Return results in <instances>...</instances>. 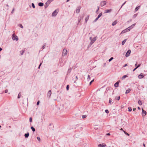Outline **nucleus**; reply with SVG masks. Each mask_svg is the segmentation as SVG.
I'll list each match as a JSON object with an SVG mask.
<instances>
[{"label":"nucleus","instance_id":"obj_56","mask_svg":"<svg viewBox=\"0 0 147 147\" xmlns=\"http://www.w3.org/2000/svg\"><path fill=\"white\" fill-rule=\"evenodd\" d=\"M53 0H48V1L50 3L51 2L53 1Z\"/></svg>","mask_w":147,"mask_h":147},{"label":"nucleus","instance_id":"obj_5","mask_svg":"<svg viewBox=\"0 0 147 147\" xmlns=\"http://www.w3.org/2000/svg\"><path fill=\"white\" fill-rule=\"evenodd\" d=\"M131 50L130 49L128 50L126 52V54L125 55V56L127 57L129 56L131 53Z\"/></svg>","mask_w":147,"mask_h":147},{"label":"nucleus","instance_id":"obj_28","mask_svg":"<svg viewBox=\"0 0 147 147\" xmlns=\"http://www.w3.org/2000/svg\"><path fill=\"white\" fill-rule=\"evenodd\" d=\"M127 39H124L122 42L121 44L122 45H123L125 43V42L126 41Z\"/></svg>","mask_w":147,"mask_h":147},{"label":"nucleus","instance_id":"obj_4","mask_svg":"<svg viewBox=\"0 0 147 147\" xmlns=\"http://www.w3.org/2000/svg\"><path fill=\"white\" fill-rule=\"evenodd\" d=\"M96 38H97V36L95 37L92 39L90 43V46L91 45L96 41Z\"/></svg>","mask_w":147,"mask_h":147},{"label":"nucleus","instance_id":"obj_40","mask_svg":"<svg viewBox=\"0 0 147 147\" xmlns=\"http://www.w3.org/2000/svg\"><path fill=\"white\" fill-rule=\"evenodd\" d=\"M32 6L33 8H35V6L34 4L33 3H32Z\"/></svg>","mask_w":147,"mask_h":147},{"label":"nucleus","instance_id":"obj_46","mask_svg":"<svg viewBox=\"0 0 147 147\" xmlns=\"http://www.w3.org/2000/svg\"><path fill=\"white\" fill-rule=\"evenodd\" d=\"M19 26L20 27V28H23V26L22 25V24H19Z\"/></svg>","mask_w":147,"mask_h":147},{"label":"nucleus","instance_id":"obj_51","mask_svg":"<svg viewBox=\"0 0 147 147\" xmlns=\"http://www.w3.org/2000/svg\"><path fill=\"white\" fill-rule=\"evenodd\" d=\"M109 90V88L107 87L106 89V91H108Z\"/></svg>","mask_w":147,"mask_h":147},{"label":"nucleus","instance_id":"obj_45","mask_svg":"<svg viewBox=\"0 0 147 147\" xmlns=\"http://www.w3.org/2000/svg\"><path fill=\"white\" fill-rule=\"evenodd\" d=\"M86 117V115H82V118L83 119H84V118H85Z\"/></svg>","mask_w":147,"mask_h":147},{"label":"nucleus","instance_id":"obj_2","mask_svg":"<svg viewBox=\"0 0 147 147\" xmlns=\"http://www.w3.org/2000/svg\"><path fill=\"white\" fill-rule=\"evenodd\" d=\"M12 38L13 40H16V41L18 40V37L16 35L13 34L12 36Z\"/></svg>","mask_w":147,"mask_h":147},{"label":"nucleus","instance_id":"obj_17","mask_svg":"<svg viewBox=\"0 0 147 147\" xmlns=\"http://www.w3.org/2000/svg\"><path fill=\"white\" fill-rule=\"evenodd\" d=\"M38 5L40 7H42L44 5V3L42 2H39L38 3Z\"/></svg>","mask_w":147,"mask_h":147},{"label":"nucleus","instance_id":"obj_11","mask_svg":"<svg viewBox=\"0 0 147 147\" xmlns=\"http://www.w3.org/2000/svg\"><path fill=\"white\" fill-rule=\"evenodd\" d=\"M112 11V9H106L105 11V12H104V13H110Z\"/></svg>","mask_w":147,"mask_h":147},{"label":"nucleus","instance_id":"obj_59","mask_svg":"<svg viewBox=\"0 0 147 147\" xmlns=\"http://www.w3.org/2000/svg\"><path fill=\"white\" fill-rule=\"evenodd\" d=\"M5 93H7L8 92V90L7 89L5 90Z\"/></svg>","mask_w":147,"mask_h":147},{"label":"nucleus","instance_id":"obj_53","mask_svg":"<svg viewBox=\"0 0 147 147\" xmlns=\"http://www.w3.org/2000/svg\"><path fill=\"white\" fill-rule=\"evenodd\" d=\"M140 65L141 64H139L137 66H136V67L138 68L140 66Z\"/></svg>","mask_w":147,"mask_h":147},{"label":"nucleus","instance_id":"obj_19","mask_svg":"<svg viewBox=\"0 0 147 147\" xmlns=\"http://www.w3.org/2000/svg\"><path fill=\"white\" fill-rule=\"evenodd\" d=\"M142 114H144V116H145L147 113H146V111L144 110L143 109H142Z\"/></svg>","mask_w":147,"mask_h":147},{"label":"nucleus","instance_id":"obj_42","mask_svg":"<svg viewBox=\"0 0 147 147\" xmlns=\"http://www.w3.org/2000/svg\"><path fill=\"white\" fill-rule=\"evenodd\" d=\"M112 102V99L111 98H109V103L110 104H111Z\"/></svg>","mask_w":147,"mask_h":147},{"label":"nucleus","instance_id":"obj_41","mask_svg":"<svg viewBox=\"0 0 147 147\" xmlns=\"http://www.w3.org/2000/svg\"><path fill=\"white\" fill-rule=\"evenodd\" d=\"M94 79H93L89 83V85H91V84H92V83L93 82H94Z\"/></svg>","mask_w":147,"mask_h":147},{"label":"nucleus","instance_id":"obj_44","mask_svg":"<svg viewBox=\"0 0 147 147\" xmlns=\"http://www.w3.org/2000/svg\"><path fill=\"white\" fill-rule=\"evenodd\" d=\"M105 112L107 113H109V111L108 109H106L105 111Z\"/></svg>","mask_w":147,"mask_h":147},{"label":"nucleus","instance_id":"obj_37","mask_svg":"<svg viewBox=\"0 0 147 147\" xmlns=\"http://www.w3.org/2000/svg\"><path fill=\"white\" fill-rule=\"evenodd\" d=\"M113 57H111V58L109 59L108 60L109 62H110L113 59Z\"/></svg>","mask_w":147,"mask_h":147},{"label":"nucleus","instance_id":"obj_20","mask_svg":"<svg viewBox=\"0 0 147 147\" xmlns=\"http://www.w3.org/2000/svg\"><path fill=\"white\" fill-rule=\"evenodd\" d=\"M72 69V68H70L69 69L68 71L67 72V74L68 75L69 74H70Z\"/></svg>","mask_w":147,"mask_h":147},{"label":"nucleus","instance_id":"obj_31","mask_svg":"<svg viewBox=\"0 0 147 147\" xmlns=\"http://www.w3.org/2000/svg\"><path fill=\"white\" fill-rule=\"evenodd\" d=\"M21 92H20L18 94V98H20L21 96Z\"/></svg>","mask_w":147,"mask_h":147},{"label":"nucleus","instance_id":"obj_35","mask_svg":"<svg viewBox=\"0 0 147 147\" xmlns=\"http://www.w3.org/2000/svg\"><path fill=\"white\" fill-rule=\"evenodd\" d=\"M24 50H22L20 51V55H22L24 53Z\"/></svg>","mask_w":147,"mask_h":147},{"label":"nucleus","instance_id":"obj_15","mask_svg":"<svg viewBox=\"0 0 147 147\" xmlns=\"http://www.w3.org/2000/svg\"><path fill=\"white\" fill-rule=\"evenodd\" d=\"M5 74V72L3 71H1L0 72V77L2 76Z\"/></svg>","mask_w":147,"mask_h":147},{"label":"nucleus","instance_id":"obj_34","mask_svg":"<svg viewBox=\"0 0 147 147\" xmlns=\"http://www.w3.org/2000/svg\"><path fill=\"white\" fill-rule=\"evenodd\" d=\"M132 108L131 107H128V111L129 112H131L132 111Z\"/></svg>","mask_w":147,"mask_h":147},{"label":"nucleus","instance_id":"obj_24","mask_svg":"<svg viewBox=\"0 0 147 147\" xmlns=\"http://www.w3.org/2000/svg\"><path fill=\"white\" fill-rule=\"evenodd\" d=\"M127 32V30H126V29H125V30H123L121 32V34H123L125 33L126 32Z\"/></svg>","mask_w":147,"mask_h":147},{"label":"nucleus","instance_id":"obj_58","mask_svg":"<svg viewBox=\"0 0 147 147\" xmlns=\"http://www.w3.org/2000/svg\"><path fill=\"white\" fill-rule=\"evenodd\" d=\"M127 65V64H125L123 66V67H126Z\"/></svg>","mask_w":147,"mask_h":147},{"label":"nucleus","instance_id":"obj_39","mask_svg":"<svg viewBox=\"0 0 147 147\" xmlns=\"http://www.w3.org/2000/svg\"><path fill=\"white\" fill-rule=\"evenodd\" d=\"M69 85H67L66 88V90H69Z\"/></svg>","mask_w":147,"mask_h":147},{"label":"nucleus","instance_id":"obj_36","mask_svg":"<svg viewBox=\"0 0 147 147\" xmlns=\"http://www.w3.org/2000/svg\"><path fill=\"white\" fill-rule=\"evenodd\" d=\"M90 79V77L89 75H88V78H87V80L89 81Z\"/></svg>","mask_w":147,"mask_h":147},{"label":"nucleus","instance_id":"obj_1","mask_svg":"<svg viewBox=\"0 0 147 147\" xmlns=\"http://www.w3.org/2000/svg\"><path fill=\"white\" fill-rule=\"evenodd\" d=\"M59 10L57 9H55L52 13V16H55L57 14Z\"/></svg>","mask_w":147,"mask_h":147},{"label":"nucleus","instance_id":"obj_55","mask_svg":"<svg viewBox=\"0 0 147 147\" xmlns=\"http://www.w3.org/2000/svg\"><path fill=\"white\" fill-rule=\"evenodd\" d=\"M14 8H13V9H12V11L11 12V13H13V11H14Z\"/></svg>","mask_w":147,"mask_h":147},{"label":"nucleus","instance_id":"obj_7","mask_svg":"<svg viewBox=\"0 0 147 147\" xmlns=\"http://www.w3.org/2000/svg\"><path fill=\"white\" fill-rule=\"evenodd\" d=\"M81 8V6H79L78 7H77L76 10V12L77 13H78L80 12V10Z\"/></svg>","mask_w":147,"mask_h":147},{"label":"nucleus","instance_id":"obj_29","mask_svg":"<svg viewBox=\"0 0 147 147\" xmlns=\"http://www.w3.org/2000/svg\"><path fill=\"white\" fill-rule=\"evenodd\" d=\"M127 77V75H124L122 78V80H123V79L125 78H126Z\"/></svg>","mask_w":147,"mask_h":147},{"label":"nucleus","instance_id":"obj_16","mask_svg":"<svg viewBox=\"0 0 147 147\" xmlns=\"http://www.w3.org/2000/svg\"><path fill=\"white\" fill-rule=\"evenodd\" d=\"M29 135V132H27V133L25 134H24V136L26 138H28Z\"/></svg>","mask_w":147,"mask_h":147},{"label":"nucleus","instance_id":"obj_26","mask_svg":"<svg viewBox=\"0 0 147 147\" xmlns=\"http://www.w3.org/2000/svg\"><path fill=\"white\" fill-rule=\"evenodd\" d=\"M120 96H116L115 97V99L116 100H119L120 99Z\"/></svg>","mask_w":147,"mask_h":147},{"label":"nucleus","instance_id":"obj_13","mask_svg":"<svg viewBox=\"0 0 147 147\" xmlns=\"http://www.w3.org/2000/svg\"><path fill=\"white\" fill-rule=\"evenodd\" d=\"M67 50L64 49L63 51V55H64V56L65 55L67 54Z\"/></svg>","mask_w":147,"mask_h":147},{"label":"nucleus","instance_id":"obj_49","mask_svg":"<svg viewBox=\"0 0 147 147\" xmlns=\"http://www.w3.org/2000/svg\"><path fill=\"white\" fill-rule=\"evenodd\" d=\"M37 140L39 141H40V138L39 137H37Z\"/></svg>","mask_w":147,"mask_h":147},{"label":"nucleus","instance_id":"obj_25","mask_svg":"<svg viewBox=\"0 0 147 147\" xmlns=\"http://www.w3.org/2000/svg\"><path fill=\"white\" fill-rule=\"evenodd\" d=\"M136 24H134L132 25L131 26H129V28H130L131 29L133 28L135 26Z\"/></svg>","mask_w":147,"mask_h":147},{"label":"nucleus","instance_id":"obj_10","mask_svg":"<svg viewBox=\"0 0 147 147\" xmlns=\"http://www.w3.org/2000/svg\"><path fill=\"white\" fill-rule=\"evenodd\" d=\"M99 147H105L106 146V145L105 143L100 144L98 145Z\"/></svg>","mask_w":147,"mask_h":147},{"label":"nucleus","instance_id":"obj_50","mask_svg":"<svg viewBox=\"0 0 147 147\" xmlns=\"http://www.w3.org/2000/svg\"><path fill=\"white\" fill-rule=\"evenodd\" d=\"M42 63H40V64H39V66H38V69H40V66H41V65H42Z\"/></svg>","mask_w":147,"mask_h":147},{"label":"nucleus","instance_id":"obj_23","mask_svg":"<svg viewBox=\"0 0 147 147\" xmlns=\"http://www.w3.org/2000/svg\"><path fill=\"white\" fill-rule=\"evenodd\" d=\"M89 18V15H88L86 17V18L85 19V22L86 23L87 21L88 20Z\"/></svg>","mask_w":147,"mask_h":147},{"label":"nucleus","instance_id":"obj_61","mask_svg":"<svg viewBox=\"0 0 147 147\" xmlns=\"http://www.w3.org/2000/svg\"><path fill=\"white\" fill-rule=\"evenodd\" d=\"M78 76H76V80H78Z\"/></svg>","mask_w":147,"mask_h":147},{"label":"nucleus","instance_id":"obj_54","mask_svg":"<svg viewBox=\"0 0 147 147\" xmlns=\"http://www.w3.org/2000/svg\"><path fill=\"white\" fill-rule=\"evenodd\" d=\"M39 103H40V101L38 100L37 102L36 105H39Z\"/></svg>","mask_w":147,"mask_h":147},{"label":"nucleus","instance_id":"obj_32","mask_svg":"<svg viewBox=\"0 0 147 147\" xmlns=\"http://www.w3.org/2000/svg\"><path fill=\"white\" fill-rule=\"evenodd\" d=\"M117 23V22L116 21H114V22H113L112 23V25L113 26H115V25Z\"/></svg>","mask_w":147,"mask_h":147},{"label":"nucleus","instance_id":"obj_60","mask_svg":"<svg viewBox=\"0 0 147 147\" xmlns=\"http://www.w3.org/2000/svg\"><path fill=\"white\" fill-rule=\"evenodd\" d=\"M126 1H125L122 5V6H123L124 5V4L126 3Z\"/></svg>","mask_w":147,"mask_h":147},{"label":"nucleus","instance_id":"obj_6","mask_svg":"<svg viewBox=\"0 0 147 147\" xmlns=\"http://www.w3.org/2000/svg\"><path fill=\"white\" fill-rule=\"evenodd\" d=\"M50 3L48 1L45 3V8L46 9L49 6Z\"/></svg>","mask_w":147,"mask_h":147},{"label":"nucleus","instance_id":"obj_18","mask_svg":"<svg viewBox=\"0 0 147 147\" xmlns=\"http://www.w3.org/2000/svg\"><path fill=\"white\" fill-rule=\"evenodd\" d=\"M131 90L130 88H128L127 90L125 92V93L126 94H128L131 91Z\"/></svg>","mask_w":147,"mask_h":147},{"label":"nucleus","instance_id":"obj_27","mask_svg":"<svg viewBox=\"0 0 147 147\" xmlns=\"http://www.w3.org/2000/svg\"><path fill=\"white\" fill-rule=\"evenodd\" d=\"M138 103L140 105H142V102L141 100H139L138 101Z\"/></svg>","mask_w":147,"mask_h":147},{"label":"nucleus","instance_id":"obj_12","mask_svg":"<svg viewBox=\"0 0 147 147\" xmlns=\"http://www.w3.org/2000/svg\"><path fill=\"white\" fill-rule=\"evenodd\" d=\"M106 2L105 1H101L100 3V5L101 7H103L106 5Z\"/></svg>","mask_w":147,"mask_h":147},{"label":"nucleus","instance_id":"obj_62","mask_svg":"<svg viewBox=\"0 0 147 147\" xmlns=\"http://www.w3.org/2000/svg\"><path fill=\"white\" fill-rule=\"evenodd\" d=\"M106 135H107V136H109L110 135V133H108L107 134H106Z\"/></svg>","mask_w":147,"mask_h":147},{"label":"nucleus","instance_id":"obj_43","mask_svg":"<svg viewBox=\"0 0 147 147\" xmlns=\"http://www.w3.org/2000/svg\"><path fill=\"white\" fill-rule=\"evenodd\" d=\"M29 121L30 122H32V118L31 117L30 118Z\"/></svg>","mask_w":147,"mask_h":147},{"label":"nucleus","instance_id":"obj_64","mask_svg":"<svg viewBox=\"0 0 147 147\" xmlns=\"http://www.w3.org/2000/svg\"><path fill=\"white\" fill-rule=\"evenodd\" d=\"M138 65V63H137V62H136V63L135 64V66L136 67L138 65Z\"/></svg>","mask_w":147,"mask_h":147},{"label":"nucleus","instance_id":"obj_33","mask_svg":"<svg viewBox=\"0 0 147 147\" xmlns=\"http://www.w3.org/2000/svg\"><path fill=\"white\" fill-rule=\"evenodd\" d=\"M123 130V132H124V133H125V134L126 135H127L128 136H129V134L127 133L126 132H125V131H124Z\"/></svg>","mask_w":147,"mask_h":147},{"label":"nucleus","instance_id":"obj_21","mask_svg":"<svg viewBox=\"0 0 147 147\" xmlns=\"http://www.w3.org/2000/svg\"><path fill=\"white\" fill-rule=\"evenodd\" d=\"M83 16H81L80 17L79 19L78 20V25L80 23V21L81 20H82L83 19Z\"/></svg>","mask_w":147,"mask_h":147},{"label":"nucleus","instance_id":"obj_30","mask_svg":"<svg viewBox=\"0 0 147 147\" xmlns=\"http://www.w3.org/2000/svg\"><path fill=\"white\" fill-rule=\"evenodd\" d=\"M31 129L33 132H34L35 131V129L34 127L33 126H31Z\"/></svg>","mask_w":147,"mask_h":147},{"label":"nucleus","instance_id":"obj_8","mask_svg":"<svg viewBox=\"0 0 147 147\" xmlns=\"http://www.w3.org/2000/svg\"><path fill=\"white\" fill-rule=\"evenodd\" d=\"M144 76L145 75L144 74L141 73L138 76V78L139 79H142L144 77Z\"/></svg>","mask_w":147,"mask_h":147},{"label":"nucleus","instance_id":"obj_48","mask_svg":"<svg viewBox=\"0 0 147 147\" xmlns=\"http://www.w3.org/2000/svg\"><path fill=\"white\" fill-rule=\"evenodd\" d=\"M97 8H98V9H97L96 10V13H97V12L98 11V10H99V7L98 6L97 7Z\"/></svg>","mask_w":147,"mask_h":147},{"label":"nucleus","instance_id":"obj_57","mask_svg":"<svg viewBox=\"0 0 147 147\" xmlns=\"http://www.w3.org/2000/svg\"><path fill=\"white\" fill-rule=\"evenodd\" d=\"M137 69V68L136 67L133 70V71H134L136 70V69Z\"/></svg>","mask_w":147,"mask_h":147},{"label":"nucleus","instance_id":"obj_52","mask_svg":"<svg viewBox=\"0 0 147 147\" xmlns=\"http://www.w3.org/2000/svg\"><path fill=\"white\" fill-rule=\"evenodd\" d=\"M45 47H46V46H45V45H43L42 46V49H44L45 48Z\"/></svg>","mask_w":147,"mask_h":147},{"label":"nucleus","instance_id":"obj_14","mask_svg":"<svg viewBox=\"0 0 147 147\" xmlns=\"http://www.w3.org/2000/svg\"><path fill=\"white\" fill-rule=\"evenodd\" d=\"M51 94V90H49L47 93V97L49 98Z\"/></svg>","mask_w":147,"mask_h":147},{"label":"nucleus","instance_id":"obj_3","mask_svg":"<svg viewBox=\"0 0 147 147\" xmlns=\"http://www.w3.org/2000/svg\"><path fill=\"white\" fill-rule=\"evenodd\" d=\"M102 13L101 12L100 13L99 15H98L97 17L95 19V20L93 21V22H96L98 19L102 16Z\"/></svg>","mask_w":147,"mask_h":147},{"label":"nucleus","instance_id":"obj_63","mask_svg":"<svg viewBox=\"0 0 147 147\" xmlns=\"http://www.w3.org/2000/svg\"><path fill=\"white\" fill-rule=\"evenodd\" d=\"M133 110L134 111H135L136 110V108H133Z\"/></svg>","mask_w":147,"mask_h":147},{"label":"nucleus","instance_id":"obj_9","mask_svg":"<svg viewBox=\"0 0 147 147\" xmlns=\"http://www.w3.org/2000/svg\"><path fill=\"white\" fill-rule=\"evenodd\" d=\"M120 82V80L118 81L115 84L114 86L115 88H117L119 86V83Z\"/></svg>","mask_w":147,"mask_h":147},{"label":"nucleus","instance_id":"obj_38","mask_svg":"<svg viewBox=\"0 0 147 147\" xmlns=\"http://www.w3.org/2000/svg\"><path fill=\"white\" fill-rule=\"evenodd\" d=\"M126 29V30H127V32L131 30V29H130L129 27H128Z\"/></svg>","mask_w":147,"mask_h":147},{"label":"nucleus","instance_id":"obj_22","mask_svg":"<svg viewBox=\"0 0 147 147\" xmlns=\"http://www.w3.org/2000/svg\"><path fill=\"white\" fill-rule=\"evenodd\" d=\"M140 5L136 7L135 9V11H137L140 8Z\"/></svg>","mask_w":147,"mask_h":147},{"label":"nucleus","instance_id":"obj_47","mask_svg":"<svg viewBox=\"0 0 147 147\" xmlns=\"http://www.w3.org/2000/svg\"><path fill=\"white\" fill-rule=\"evenodd\" d=\"M137 14H135L133 16V18H135L137 16Z\"/></svg>","mask_w":147,"mask_h":147}]
</instances>
